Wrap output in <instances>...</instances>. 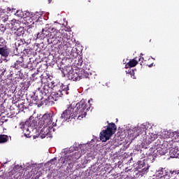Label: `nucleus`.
Listing matches in <instances>:
<instances>
[{
  "mask_svg": "<svg viewBox=\"0 0 179 179\" xmlns=\"http://www.w3.org/2000/svg\"><path fill=\"white\" fill-rule=\"evenodd\" d=\"M59 160L62 164L71 165L73 164V163H76L72 154L66 155L64 157H61Z\"/></svg>",
  "mask_w": 179,
  "mask_h": 179,
  "instance_id": "nucleus-8",
  "label": "nucleus"
},
{
  "mask_svg": "<svg viewBox=\"0 0 179 179\" xmlns=\"http://www.w3.org/2000/svg\"><path fill=\"white\" fill-rule=\"evenodd\" d=\"M15 66L17 69L19 66H23V57H20L19 59L16 60Z\"/></svg>",
  "mask_w": 179,
  "mask_h": 179,
  "instance_id": "nucleus-26",
  "label": "nucleus"
},
{
  "mask_svg": "<svg viewBox=\"0 0 179 179\" xmlns=\"http://www.w3.org/2000/svg\"><path fill=\"white\" fill-rule=\"evenodd\" d=\"M127 73H129V75H134V71L131 69H129Z\"/></svg>",
  "mask_w": 179,
  "mask_h": 179,
  "instance_id": "nucleus-35",
  "label": "nucleus"
},
{
  "mask_svg": "<svg viewBox=\"0 0 179 179\" xmlns=\"http://www.w3.org/2000/svg\"><path fill=\"white\" fill-rule=\"evenodd\" d=\"M24 27H20L15 31L14 36L15 37H22L24 34Z\"/></svg>",
  "mask_w": 179,
  "mask_h": 179,
  "instance_id": "nucleus-19",
  "label": "nucleus"
},
{
  "mask_svg": "<svg viewBox=\"0 0 179 179\" xmlns=\"http://www.w3.org/2000/svg\"><path fill=\"white\" fill-rule=\"evenodd\" d=\"M88 2H90V0H89Z\"/></svg>",
  "mask_w": 179,
  "mask_h": 179,
  "instance_id": "nucleus-46",
  "label": "nucleus"
},
{
  "mask_svg": "<svg viewBox=\"0 0 179 179\" xmlns=\"http://www.w3.org/2000/svg\"><path fill=\"white\" fill-rule=\"evenodd\" d=\"M8 20H9V17L6 14H0V22H3V23H6Z\"/></svg>",
  "mask_w": 179,
  "mask_h": 179,
  "instance_id": "nucleus-24",
  "label": "nucleus"
},
{
  "mask_svg": "<svg viewBox=\"0 0 179 179\" xmlns=\"http://www.w3.org/2000/svg\"><path fill=\"white\" fill-rule=\"evenodd\" d=\"M8 117H9L10 118H13V115H12V114L10 113V115H9Z\"/></svg>",
  "mask_w": 179,
  "mask_h": 179,
  "instance_id": "nucleus-38",
  "label": "nucleus"
},
{
  "mask_svg": "<svg viewBox=\"0 0 179 179\" xmlns=\"http://www.w3.org/2000/svg\"><path fill=\"white\" fill-rule=\"evenodd\" d=\"M115 131H117V125H115V123H109L106 129L103 130L100 133L99 138L101 141H102V142H107V141L115 134Z\"/></svg>",
  "mask_w": 179,
  "mask_h": 179,
  "instance_id": "nucleus-2",
  "label": "nucleus"
},
{
  "mask_svg": "<svg viewBox=\"0 0 179 179\" xmlns=\"http://www.w3.org/2000/svg\"><path fill=\"white\" fill-rule=\"evenodd\" d=\"M71 155H73V159H74V161L76 162L78 160H79V159H80V157H82V154L80 153V152L77 151L75 152H73L71 154Z\"/></svg>",
  "mask_w": 179,
  "mask_h": 179,
  "instance_id": "nucleus-23",
  "label": "nucleus"
},
{
  "mask_svg": "<svg viewBox=\"0 0 179 179\" xmlns=\"http://www.w3.org/2000/svg\"><path fill=\"white\" fill-rule=\"evenodd\" d=\"M82 64H83L82 62L80 64V66H82Z\"/></svg>",
  "mask_w": 179,
  "mask_h": 179,
  "instance_id": "nucleus-40",
  "label": "nucleus"
},
{
  "mask_svg": "<svg viewBox=\"0 0 179 179\" xmlns=\"http://www.w3.org/2000/svg\"><path fill=\"white\" fill-rule=\"evenodd\" d=\"M76 111V106L70 104L67 105L66 109L64 110V113H75Z\"/></svg>",
  "mask_w": 179,
  "mask_h": 179,
  "instance_id": "nucleus-22",
  "label": "nucleus"
},
{
  "mask_svg": "<svg viewBox=\"0 0 179 179\" xmlns=\"http://www.w3.org/2000/svg\"><path fill=\"white\" fill-rule=\"evenodd\" d=\"M50 162H54V159H52Z\"/></svg>",
  "mask_w": 179,
  "mask_h": 179,
  "instance_id": "nucleus-42",
  "label": "nucleus"
},
{
  "mask_svg": "<svg viewBox=\"0 0 179 179\" xmlns=\"http://www.w3.org/2000/svg\"><path fill=\"white\" fill-rule=\"evenodd\" d=\"M7 13H12V8L8 7L7 8Z\"/></svg>",
  "mask_w": 179,
  "mask_h": 179,
  "instance_id": "nucleus-34",
  "label": "nucleus"
},
{
  "mask_svg": "<svg viewBox=\"0 0 179 179\" xmlns=\"http://www.w3.org/2000/svg\"><path fill=\"white\" fill-rule=\"evenodd\" d=\"M2 29H3V30H5V27H2Z\"/></svg>",
  "mask_w": 179,
  "mask_h": 179,
  "instance_id": "nucleus-41",
  "label": "nucleus"
},
{
  "mask_svg": "<svg viewBox=\"0 0 179 179\" xmlns=\"http://www.w3.org/2000/svg\"><path fill=\"white\" fill-rule=\"evenodd\" d=\"M31 23L34 24V23H37L40 22V19H41V14L40 13H36L34 16L31 17Z\"/></svg>",
  "mask_w": 179,
  "mask_h": 179,
  "instance_id": "nucleus-18",
  "label": "nucleus"
},
{
  "mask_svg": "<svg viewBox=\"0 0 179 179\" xmlns=\"http://www.w3.org/2000/svg\"><path fill=\"white\" fill-rule=\"evenodd\" d=\"M164 174H166V172H164Z\"/></svg>",
  "mask_w": 179,
  "mask_h": 179,
  "instance_id": "nucleus-44",
  "label": "nucleus"
},
{
  "mask_svg": "<svg viewBox=\"0 0 179 179\" xmlns=\"http://www.w3.org/2000/svg\"><path fill=\"white\" fill-rule=\"evenodd\" d=\"M156 139H157V134L150 132L146 135L145 142L147 145H150V143L154 141H156Z\"/></svg>",
  "mask_w": 179,
  "mask_h": 179,
  "instance_id": "nucleus-10",
  "label": "nucleus"
},
{
  "mask_svg": "<svg viewBox=\"0 0 179 179\" xmlns=\"http://www.w3.org/2000/svg\"><path fill=\"white\" fill-rule=\"evenodd\" d=\"M56 92H52L51 94L48 96V100L51 102V104H54V101H57L60 97L64 96V93H62L60 90L56 89Z\"/></svg>",
  "mask_w": 179,
  "mask_h": 179,
  "instance_id": "nucleus-7",
  "label": "nucleus"
},
{
  "mask_svg": "<svg viewBox=\"0 0 179 179\" xmlns=\"http://www.w3.org/2000/svg\"><path fill=\"white\" fill-rule=\"evenodd\" d=\"M76 116H73V113H62L61 115L62 120L63 121H67L69 122L70 120L75 119Z\"/></svg>",
  "mask_w": 179,
  "mask_h": 179,
  "instance_id": "nucleus-14",
  "label": "nucleus"
},
{
  "mask_svg": "<svg viewBox=\"0 0 179 179\" xmlns=\"http://www.w3.org/2000/svg\"><path fill=\"white\" fill-rule=\"evenodd\" d=\"M77 115H78V117H77L78 120H82V118H83V115H79V113H77Z\"/></svg>",
  "mask_w": 179,
  "mask_h": 179,
  "instance_id": "nucleus-36",
  "label": "nucleus"
},
{
  "mask_svg": "<svg viewBox=\"0 0 179 179\" xmlns=\"http://www.w3.org/2000/svg\"><path fill=\"white\" fill-rule=\"evenodd\" d=\"M57 44L62 45V47H68L69 45V38H68V34L64 33L63 37L58 39Z\"/></svg>",
  "mask_w": 179,
  "mask_h": 179,
  "instance_id": "nucleus-9",
  "label": "nucleus"
},
{
  "mask_svg": "<svg viewBox=\"0 0 179 179\" xmlns=\"http://www.w3.org/2000/svg\"><path fill=\"white\" fill-rule=\"evenodd\" d=\"M88 103L89 105L83 99L76 103L75 113H87V111H93V107H92V104H90V100L88 101Z\"/></svg>",
  "mask_w": 179,
  "mask_h": 179,
  "instance_id": "nucleus-5",
  "label": "nucleus"
},
{
  "mask_svg": "<svg viewBox=\"0 0 179 179\" xmlns=\"http://www.w3.org/2000/svg\"><path fill=\"white\" fill-rule=\"evenodd\" d=\"M7 43H8V42H6V41H5V39L3 38H0L1 47H6Z\"/></svg>",
  "mask_w": 179,
  "mask_h": 179,
  "instance_id": "nucleus-29",
  "label": "nucleus"
},
{
  "mask_svg": "<svg viewBox=\"0 0 179 179\" xmlns=\"http://www.w3.org/2000/svg\"><path fill=\"white\" fill-rule=\"evenodd\" d=\"M44 131H45V128H43V129L41 130V134L43 135V136H41V137L43 138H45V136H47V135L48 134V132H45Z\"/></svg>",
  "mask_w": 179,
  "mask_h": 179,
  "instance_id": "nucleus-31",
  "label": "nucleus"
},
{
  "mask_svg": "<svg viewBox=\"0 0 179 179\" xmlns=\"http://www.w3.org/2000/svg\"><path fill=\"white\" fill-rule=\"evenodd\" d=\"M11 13H13V15H16V13H17V10H16V8H12Z\"/></svg>",
  "mask_w": 179,
  "mask_h": 179,
  "instance_id": "nucleus-33",
  "label": "nucleus"
},
{
  "mask_svg": "<svg viewBox=\"0 0 179 179\" xmlns=\"http://www.w3.org/2000/svg\"><path fill=\"white\" fill-rule=\"evenodd\" d=\"M85 114V117H86V113H84Z\"/></svg>",
  "mask_w": 179,
  "mask_h": 179,
  "instance_id": "nucleus-43",
  "label": "nucleus"
},
{
  "mask_svg": "<svg viewBox=\"0 0 179 179\" xmlns=\"http://www.w3.org/2000/svg\"><path fill=\"white\" fill-rule=\"evenodd\" d=\"M45 85L49 87V89H54L55 90H57V87H61V83H57L50 78H47V82Z\"/></svg>",
  "mask_w": 179,
  "mask_h": 179,
  "instance_id": "nucleus-11",
  "label": "nucleus"
},
{
  "mask_svg": "<svg viewBox=\"0 0 179 179\" xmlns=\"http://www.w3.org/2000/svg\"><path fill=\"white\" fill-rule=\"evenodd\" d=\"M25 131H24V135L26 138H31V135H30V131H29V129H25Z\"/></svg>",
  "mask_w": 179,
  "mask_h": 179,
  "instance_id": "nucleus-30",
  "label": "nucleus"
},
{
  "mask_svg": "<svg viewBox=\"0 0 179 179\" xmlns=\"http://www.w3.org/2000/svg\"><path fill=\"white\" fill-rule=\"evenodd\" d=\"M164 144L166 145V149H171L169 151L170 157L171 159H179V143L171 140L169 141H165Z\"/></svg>",
  "mask_w": 179,
  "mask_h": 179,
  "instance_id": "nucleus-3",
  "label": "nucleus"
},
{
  "mask_svg": "<svg viewBox=\"0 0 179 179\" xmlns=\"http://www.w3.org/2000/svg\"><path fill=\"white\" fill-rule=\"evenodd\" d=\"M52 0H48V2H49V3H51V1H52Z\"/></svg>",
  "mask_w": 179,
  "mask_h": 179,
  "instance_id": "nucleus-39",
  "label": "nucleus"
},
{
  "mask_svg": "<svg viewBox=\"0 0 179 179\" xmlns=\"http://www.w3.org/2000/svg\"><path fill=\"white\" fill-rule=\"evenodd\" d=\"M9 48H6V46H3L2 48H0V55H1V57L7 58V57H9Z\"/></svg>",
  "mask_w": 179,
  "mask_h": 179,
  "instance_id": "nucleus-16",
  "label": "nucleus"
},
{
  "mask_svg": "<svg viewBox=\"0 0 179 179\" xmlns=\"http://www.w3.org/2000/svg\"><path fill=\"white\" fill-rule=\"evenodd\" d=\"M47 100V96L43 94V90L38 89L35 92H33V94L31 96L30 104H34V106H38V107H41L44 106Z\"/></svg>",
  "mask_w": 179,
  "mask_h": 179,
  "instance_id": "nucleus-1",
  "label": "nucleus"
},
{
  "mask_svg": "<svg viewBox=\"0 0 179 179\" xmlns=\"http://www.w3.org/2000/svg\"><path fill=\"white\" fill-rule=\"evenodd\" d=\"M24 104V102H22L20 104H18L20 108H21V111H23V110L26 108V106Z\"/></svg>",
  "mask_w": 179,
  "mask_h": 179,
  "instance_id": "nucleus-32",
  "label": "nucleus"
},
{
  "mask_svg": "<svg viewBox=\"0 0 179 179\" xmlns=\"http://www.w3.org/2000/svg\"><path fill=\"white\" fill-rule=\"evenodd\" d=\"M51 32L48 30H45L44 29H42V31L41 33H38L37 34V38H41V40H44V38H51Z\"/></svg>",
  "mask_w": 179,
  "mask_h": 179,
  "instance_id": "nucleus-12",
  "label": "nucleus"
},
{
  "mask_svg": "<svg viewBox=\"0 0 179 179\" xmlns=\"http://www.w3.org/2000/svg\"><path fill=\"white\" fill-rule=\"evenodd\" d=\"M62 72L64 78L67 77L69 80H73L74 82L80 80L78 69L73 70L72 66H67L65 67Z\"/></svg>",
  "mask_w": 179,
  "mask_h": 179,
  "instance_id": "nucleus-4",
  "label": "nucleus"
},
{
  "mask_svg": "<svg viewBox=\"0 0 179 179\" xmlns=\"http://www.w3.org/2000/svg\"><path fill=\"white\" fill-rule=\"evenodd\" d=\"M137 65L138 62L136 61V59H133L129 60V62L126 64V66H127V68H134Z\"/></svg>",
  "mask_w": 179,
  "mask_h": 179,
  "instance_id": "nucleus-21",
  "label": "nucleus"
},
{
  "mask_svg": "<svg viewBox=\"0 0 179 179\" xmlns=\"http://www.w3.org/2000/svg\"><path fill=\"white\" fill-rule=\"evenodd\" d=\"M159 174L160 176H169V172H167V169H166V168L163 169V168H161L159 171Z\"/></svg>",
  "mask_w": 179,
  "mask_h": 179,
  "instance_id": "nucleus-27",
  "label": "nucleus"
},
{
  "mask_svg": "<svg viewBox=\"0 0 179 179\" xmlns=\"http://www.w3.org/2000/svg\"><path fill=\"white\" fill-rule=\"evenodd\" d=\"M37 118L38 120H40L39 122L43 124H46L48 125V124L52 122V115H51V113H45L43 115H41V114L39 115H37Z\"/></svg>",
  "mask_w": 179,
  "mask_h": 179,
  "instance_id": "nucleus-6",
  "label": "nucleus"
},
{
  "mask_svg": "<svg viewBox=\"0 0 179 179\" xmlns=\"http://www.w3.org/2000/svg\"><path fill=\"white\" fill-rule=\"evenodd\" d=\"M56 89L59 90L64 94H69L68 90H69V87L68 85H64V84H60V87H57Z\"/></svg>",
  "mask_w": 179,
  "mask_h": 179,
  "instance_id": "nucleus-17",
  "label": "nucleus"
},
{
  "mask_svg": "<svg viewBox=\"0 0 179 179\" xmlns=\"http://www.w3.org/2000/svg\"><path fill=\"white\" fill-rule=\"evenodd\" d=\"M41 90H42L43 96H45L46 97L48 98V96H50V91L52 90H51V88H50L49 86H48L45 84Z\"/></svg>",
  "mask_w": 179,
  "mask_h": 179,
  "instance_id": "nucleus-20",
  "label": "nucleus"
},
{
  "mask_svg": "<svg viewBox=\"0 0 179 179\" xmlns=\"http://www.w3.org/2000/svg\"><path fill=\"white\" fill-rule=\"evenodd\" d=\"M9 141V137L5 134H0V143H6Z\"/></svg>",
  "mask_w": 179,
  "mask_h": 179,
  "instance_id": "nucleus-25",
  "label": "nucleus"
},
{
  "mask_svg": "<svg viewBox=\"0 0 179 179\" xmlns=\"http://www.w3.org/2000/svg\"><path fill=\"white\" fill-rule=\"evenodd\" d=\"M148 66H149V68H152V66H153V63L150 64V65L149 64H147Z\"/></svg>",
  "mask_w": 179,
  "mask_h": 179,
  "instance_id": "nucleus-37",
  "label": "nucleus"
},
{
  "mask_svg": "<svg viewBox=\"0 0 179 179\" xmlns=\"http://www.w3.org/2000/svg\"><path fill=\"white\" fill-rule=\"evenodd\" d=\"M19 101H23V100L20 98V96H14L13 98V103L14 104H16V103H19Z\"/></svg>",
  "mask_w": 179,
  "mask_h": 179,
  "instance_id": "nucleus-28",
  "label": "nucleus"
},
{
  "mask_svg": "<svg viewBox=\"0 0 179 179\" xmlns=\"http://www.w3.org/2000/svg\"><path fill=\"white\" fill-rule=\"evenodd\" d=\"M50 36H52V38H56L58 43V40H61V38L64 37V33L62 34V32L52 28V32H50Z\"/></svg>",
  "mask_w": 179,
  "mask_h": 179,
  "instance_id": "nucleus-13",
  "label": "nucleus"
},
{
  "mask_svg": "<svg viewBox=\"0 0 179 179\" xmlns=\"http://www.w3.org/2000/svg\"><path fill=\"white\" fill-rule=\"evenodd\" d=\"M78 76L80 79H85V78H89V73L86 71V70L83 69V68L78 69Z\"/></svg>",
  "mask_w": 179,
  "mask_h": 179,
  "instance_id": "nucleus-15",
  "label": "nucleus"
},
{
  "mask_svg": "<svg viewBox=\"0 0 179 179\" xmlns=\"http://www.w3.org/2000/svg\"><path fill=\"white\" fill-rule=\"evenodd\" d=\"M141 58L139 59V61H141Z\"/></svg>",
  "mask_w": 179,
  "mask_h": 179,
  "instance_id": "nucleus-45",
  "label": "nucleus"
}]
</instances>
